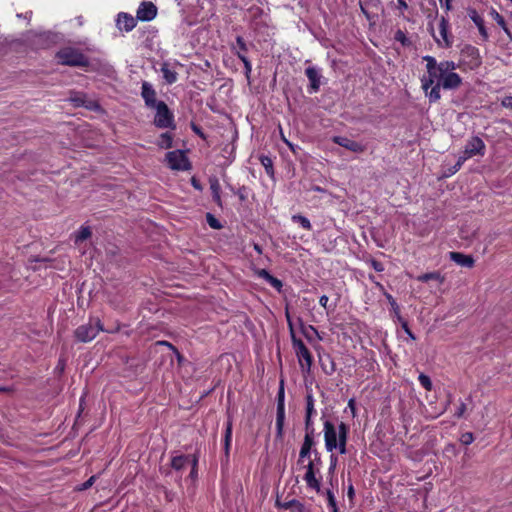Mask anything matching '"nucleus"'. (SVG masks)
<instances>
[{
  "mask_svg": "<svg viewBox=\"0 0 512 512\" xmlns=\"http://www.w3.org/2000/svg\"><path fill=\"white\" fill-rule=\"evenodd\" d=\"M324 440L325 448L328 452L338 450L340 454H345L348 427L345 423L341 422L337 427L330 421L324 422Z\"/></svg>",
  "mask_w": 512,
  "mask_h": 512,
  "instance_id": "nucleus-1",
  "label": "nucleus"
},
{
  "mask_svg": "<svg viewBox=\"0 0 512 512\" xmlns=\"http://www.w3.org/2000/svg\"><path fill=\"white\" fill-rule=\"evenodd\" d=\"M485 151L486 145L484 141L478 136L471 137L465 144L464 151L458 157L456 164L448 169L445 176H452L462 167L466 160L474 156H484Z\"/></svg>",
  "mask_w": 512,
  "mask_h": 512,
  "instance_id": "nucleus-2",
  "label": "nucleus"
},
{
  "mask_svg": "<svg viewBox=\"0 0 512 512\" xmlns=\"http://www.w3.org/2000/svg\"><path fill=\"white\" fill-rule=\"evenodd\" d=\"M286 318H287L288 325L291 329L292 344H293V348L295 350L296 356L298 358L300 368L303 373H309L311 366H312V362H313L312 355H311L310 351L308 350V348L303 343V341L295 337L293 328H292L290 315H289L288 311L286 312Z\"/></svg>",
  "mask_w": 512,
  "mask_h": 512,
  "instance_id": "nucleus-3",
  "label": "nucleus"
},
{
  "mask_svg": "<svg viewBox=\"0 0 512 512\" xmlns=\"http://www.w3.org/2000/svg\"><path fill=\"white\" fill-rule=\"evenodd\" d=\"M59 64L75 67H83L89 64L88 58L78 49L65 47L56 53Z\"/></svg>",
  "mask_w": 512,
  "mask_h": 512,
  "instance_id": "nucleus-4",
  "label": "nucleus"
},
{
  "mask_svg": "<svg viewBox=\"0 0 512 512\" xmlns=\"http://www.w3.org/2000/svg\"><path fill=\"white\" fill-rule=\"evenodd\" d=\"M101 321L96 319H90L88 323L80 325L74 332L75 337L80 342L92 341L100 331H103Z\"/></svg>",
  "mask_w": 512,
  "mask_h": 512,
  "instance_id": "nucleus-5",
  "label": "nucleus"
},
{
  "mask_svg": "<svg viewBox=\"0 0 512 512\" xmlns=\"http://www.w3.org/2000/svg\"><path fill=\"white\" fill-rule=\"evenodd\" d=\"M314 454L315 458L309 459V462L305 465L304 480L309 488L319 491L320 481L316 478V473L319 472L320 458L317 457L316 451H314Z\"/></svg>",
  "mask_w": 512,
  "mask_h": 512,
  "instance_id": "nucleus-6",
  "label": "nucleus"
},
{
  "mask_svg": "<svg viewBox=\"0 0 512 512\" xmlns=\"http://www.w3.org/2000/svg\"><path fill=\"white\" fill-rule=\"evenodd\" d=\"M154 109L156 110L154 124L158 128L173 127V114L170 112L165 102L159 101Z\"/></svg>",
  "mask_w": 512,
  "mask_h": 512,
  "instance_id": "nucleus-7",
  "label": "nucleus"
},
{
  "mask_svg": "<svg viewBox=\"0 0 512 512\" xmlns=\"http://www.w3.org/2000/svg\"><path fill=\"white\" fill-rule=\"evenodd\" d=\"M449 21L445 16H441L438 22V34H433L437 45L441 48H448L452 45V37L449 33Z\"/></svg>",
  "mask_w": 512,
  "mask_h": 512,
  "instance_id": "nucleus-8",
  "label": "nucleus"
},
{
  "mask_svg": "<svg viewBox=\"0 0 512 512\" xmlns=\"http://www.w3.org/2000/svg\"><path fill=\"white\" fill-rule=\"evenodd\" d=\"M166 161L172 170L185 171L190 167L189 161L181 150L170 151L166 154Z\"/></svg>",
  "mask_w": 512,
  "mask_h": 512,
  "instance_id": "nucleus-9",
  "label": "nucleus"
},
{
  "mask_svg": "<svg viewBox=\"0 0 512 512\" xmlns=\"http://www.w3.org/2000/svg\"><path fill=\"white\" fill-rule=\"evenodd\" d=\"M285 421V405H284V387L281 381L280 388L277 395V414H276V431L277 437L282 438L283 427Z\"/></svg>",
  "mask_w": 512,
  "mask_h": 512,
  "instance_id": "nucleus-10",
  "label": "nucleus"
},
{
  "mask_svg": "<svg viewBox=\"0 0 512 512\" xmlns=\"http://www.w3.org/2000/svg\"><path fill=\"white\" fill-rule=\"evenodd\" d=\"M141 96L148 108H155L158 105L156 100V91L153 85L147 81H143L141 85Z\"/></svg>",
  "mask_w": 512,
  "mask_h": 512,
  "instance_id": "nucleus-11",
  "label": "nucleus"
},
{
  "mask_svg": "<svg viewBox=\"0 0 512 512\" xmlns=\"http://www.w3.org/2000/svg\"><path fill=\"white\" fill-rule=\"evenodd\" d=\"M157 15V7L152 2H142L137 9L136 17L141 21H151Z\"/></svg>",
  "mask_w": 512,
  "mask_h": 512,
  "instance_id": "nucleus-12",
  "label": "nucleus"
},
{
  "mask_svg": "<svg viewBox=\"0 0 512 512\" xmlns=\"http://www.w3.org/2000/svg\"><path fill=\"white\" fill-rule=\"evenodd\" d=\"M333 142L355 153H362L365 150L364 145L347 137L335 136Z\"/></svg>",
  "mask_w": 512,
  "mask_h": 512,
  "instance_id": "nucleus-13",
  "label": "nucleus"
},
{
  "mask_svg": "<svg viewBox=\"0 0 512 512\" xmlns=\"http://www.w3.org/2000/svg\"><path fill=\"white\" fill-rule=\"evenodd\" d=\"M458 65L453 61H441L439 62V68L435 73V79L438 83H441L450 73L457 69Z\"/></svg>",
  "mask_w": 512,
  "mask_h": 512,
  "instance_id": "nucleus-14",
  "label": "nucleus"
},
{
  "mask_svg": "<svg viewBox=\"0 0 512 512\" xmlns=\"http://www.w3.org/2000/svg\"><path fill=\"white\" fill-rule=\"evenodd\" d=\"M305 74L310 82V93L317 92L320 88L321 73L316 67H308L305 70Z\"/></svg>",
  "mask_w": 512,
  "mask_h": 512,
  "instance_id": "nucleus-15",
  "label": "nucleus"
},
{
  "mask_svg": "<svg viewBox=\"0 0 512 512\" xmlns=\"http://www.w3.org/2000/svg\"><path fill=\"white\" fill-rule=\"evenodd\" d=\"M116 25L120 30L129 32L136 26V20L132 15L121 12L117 16Z\"/></svg>",
  "mask_w": 512,
  "mask_h": 512,
  "instance_id": "nucleus-16",
  "label": "nucleus"
},
{
  "mask_svg": "<svg viewBox=\"0 0 512 512\" xmlns=\"http://www.w3.org/2000/svg\"><path fill=\"white\" fill-rule=\"evenodd\" d=\"M449 258L462 267L471 268L474 265V259L472 256L460 252H450Z\"/></svg>",
  "mask_w": 512,
  "mask_h": 512,
  "instance_id": "nucleus-17",
  "label": "nucleus"
},
{
  "mask_svg": "<svg viewBox=\"0 0 512 512\" xmlns=\"http://www.w3.org/2000/svg\"><path fill=\"white\" fill-rule=\"evenodd\" d=\"M314 445L313 436L305 435L304 441L299 452L298 463L304 462L306 458H310L312 453V446Z\"/></svg>",
  "mask_w": 512,
  "mask_h": 512,
  "instance_id": "nucleus-18",
  "label": "nucleus"
},
{
  "mask_svg": "<svg viewBox=\"0 0 512 512\" xmlns=\"http://www.w3.org/2000/svg\"><path fill=\"white\" fill-rule=\"evenodd\" d=\"M468 15L470 19L474 22V24L477 26L479 33L484 39L488 38L487 30L484 26V20L483 18L478 14V12L475 9H469Z\"/></svg>",
  "mask_w": 512,
  "mask_h": 512,
  "instance_id": "nucleus-19",
  "label": "nucleus"
},
{
  "mask_svg": "<svg viewBox=\"0 0 512 512\" xmlns=\"http://www.w3.org/2000/svg\"><path fill=\"white\" fill-rule=\"evenodd\" d=\"M462 84L461 77L453 71L442 82V88L447 90L457 89Z\"/></svg>",
  "mask_w": 512,
  "mask_h": 512,
  "instance_id": "nucleus-20",
  "label": "nucleus"
},
{
  "mask_svg": "<svg viewBox=\"0 0 512 512\" xmlns=\"http://www.w3.org/2000/svg\"><path fill=\"white\" fill-rule=\"evenodd\" d=\"M255 273L258 277L267 281L273 288L277 289L278 291L282 288V282L272 276L267 270L257 269Z\"/></svg>",
  "mask_w": 512,
  "mask_h": 512,
  "instance_id": "nucleus-21",
  "label": "nucleus"
},
{
  "mask_svg": "<svg viewBox=\"0 0 512 512\" xmlns=\"http://www.w3.org/2000/svg\"><path fill=\"white\" fill-rule=\"evenodd\" d=\"M416 279H417V281L423 282V283L428 282L430 280H434V281H437L440 285L443 284L445 281V277L437 271L424 273L422 275L417 276Z\"/></svg>",
  "mask_w": 512,
  "mask_h": 512,
  "instance_id": "nucleus-22",
  "label": "nucleus"
},
{
  "mask_svg": "<svg viewBox=\"0 0 512 512\" xmlns=\"http://www.w3.org/2000/svg\"><path fill=\"white\" fill-rule=\"evenodd\" d=\"M161 72L167 84H173L177 81V72L172 70L167 63L161 66Z\"/></svg>",
  "mask_w": 512,
  "mask_h": 512,
  "instance_id": "nucleus-23",
  "label": "nucleus"
},
{
  "mask_svg": "<svg viewBox=\"0 0 512 512\" xmlns=\"http://www.w3.org/2000/svg\"><path fill=\"white\" fill-rule=\"evenodd\" d=\"M232 441V422L229 420L226 423L225 435H224V451L225 456L229 457V450Z\"/></svg>",
  "mask_w": 512,
  "mask_h": 512,
  "instance_id": "nucleus-24",
  "label": "nucleus"
},
{
  "mask_svg": "<svg viewBox=\"0 0 512 512\" xmlns=\"http://www.w3.org/2000/svg\"><path fill=\"white\" fill-rule=\"evenodd\" d=\"M423 60L426 61V69L427 74H430L432 77H435V73L439 68V63L432 56L426 55L423 57Z\"/></svg>",
  "mask_w": 512,
  "mask_h": 512,
  "instance_id": "nucleus-25",
  "label": "nucleus"
},
{
  "mask_svg": "<svg viewBox=\"0 0 512 512\" xmlns=\"http://www.w3.org/2000/svg\"><path fill=\"white\" fill-rule=\"evenodd\" d=\"M441 88V83L436 82V84L427 93H425V96L428 97L430 103H435L441 98Z\"/></svg>",
  "mask_w": 512,
  "mask_h": 512,
  "instance_id": "nucleus-26",
  "label": "nucleus"
},
{
  "mask_svg": "<svg viewBox=\"0 0 512 512\" xmlns=\"http://www.w3.org/2000/svg\"><path fill=\"white\" fill-rule=\"evenodd\" d=\"M188 462H190L189 456L179 455L172 458L171 465L175 470H181Z\"/></svg>",
  "mask_w": 512,
  "mask_h": 512,
  "instance_id": "nucleus-27",
  "label": "nucleus"
},
{
  "mask_svg": "<svg viewBox=\"0 0 512 512\" xmlns=\"http://www.w3.org/2000/svg\"><path fill=\"white\" fill-rule=\"evenodd\" d=\"M437 80L435 77H432L430 74L424 75L421 78V87L424 93H427L435 84Z\"/></svg>",
  "mask_w": 512,
  "mask_h": 512,
  "instance_id": "nucleus-28",
  "label": "nucleus"
},
{
  "mask_svg": "<svg viewBox=\"0 0 512 512\" xmlns=\"http://www.w3.org/2000/svg\"><path fill=\"white\" fill-rule=\"evenodd\" d=\"M158 146L163 149H168L172 146V135L168 132L161 134L158 140Z\"/></svg>",
  "mask_w": 512,
  "mask_h": 512,
  "instance_id": "nucleus-29",
  "label": "nucleus"
},
{
  "mask_svg": "<svg viewBox=\"0 0 512 512\" xmlns=\"http://www.w3.org/2000/svg\"><path fill=\"white\" fill-rule=\"evenodd\" d=\"M292 221L295 223H298L305 230L312 229V225H311V222L309 221V219L302 215H293Z\"/></svg>",
  "mask_w": 512,
  "mask_h": 512,
  "instance_id": "nucleus-30",
  "label": "nucleus"
},
{
  "mask_svg": "<svg viewBox=\"0 0 512 512\" xmlns=\"http://www.w3.org/2000/svg\"><path fill=\"white\" fill-rule=\"evenodd\" d=\"M91 236V230L89 227H81L80 230L75 234V243L78 244Z\"/></svg>",
  "mask_w": 512,
  "mask_h": 512,
  "instance_id": "nucleus-31",
  "label": "nucleus"
},
{
  "mask_svg": "<svg viewBox=\"0 0 512 512\" xmlns=\"http://www.w3.org/2000/svg\"><path fill=\"white\" fill-rule=\"evenodd\" d=\"M237 56L238 58L243 62L244 64V68H245V75H246V78L249 80L250 79V75H251V72H252V65H251V62L248 60V58L242 54L240 51L237 52Z\"/></svg>",
  "mask_w": 512,
  "mask_h": 512,
  "instance_id": "nucleus-32",
  "label": "nucleus"
},
{
  "mask_svg": "<svg viewBox=\"0 0 512 512\" xmlns=\"http://www.w3.org/2000/svg\"><path fill=\"white\" fill-rule=\"evenodd\" d=\"M316 414L314 407V397L312 393L306 395V415L313 416Z\"/></svg>",
  "mask_w": 512,
  "mask_h": 512,
  "instance_id": "nucleus-33",
  "label": "nucleus"
},
{
  "mask_svg": "<svg viewBox=\"0 0 512 512\" xmlns=\"http://www.w3.org/2000/svg\"><path fill=\"white\" fill-rule=\"evenodd\" d=\"M235 53L237 54L238 51H240L242 54L245 55V53L247 52V45L244 41V39L241 37V36H238L236 38V44L233 46L232 48Z\"/></svg>",
  "mask_w": 512,
  "mask_h": 512,
  "instance_id": "nucleus-34",
  "label": "nucleus"
},
{
  "mask_svg": "<svg viewBox=\"0 0 512 512\" xmlns=\"http://www.w3.org/2000/svg\"><path fill=\"white\" fill-rule=\"evenodd\" d=\"M418 380H419L420 384L422 385V387L425 388L427 391L432 390L433 385H432V381L429 376L421 373L418 376Z\"/></svg>",
  "mask_w": 512,
  "mask_h": 512,
  "instance_id": "nucleus-35",
  "label": "nucleus"
},
{
  "mask_svg": "<svg viewBox=\"0 0 512 512\" xmlns=\"http://www.w3.org/2000/svg\"><path fill=\"white\" fill-rule=\"evenodd\" d=\"M289 509L291 512H309L304 505L297 500L289 501Z\"/></svg>",
  "mask_w": 512,
  "mask_h": 512,
  "instance_id": "nucleus-36",
  "label": "nucleus"
},
{
  "mask_svg": "<svg viewBox=\"0 0 512 512\" xmlns=\"http://www.w3.org/2000/svg\"><path fill=\"white\" fill-rule=\"evenodd\" d=\"M262 165L264 166L267 174H273V164L272 160L267 156H261L260 158Z\"/></svg>",
  "mask_w": 512,
  "mask_h": 512,
  "instance_id": "nucleus-37",
  "label": "nucleus"
},
{
  "mask_svg": "<svg viewBox=\"0 0 512 512\" xmlns=\"http://www.w3.org/2000/svg\"><path fill=\"white\" fill-rule=\"evenodd\" d=\"M213 194V198L216 202H220V185L217 180L211 182L210 186Z\"/></svg>",
  "mask_w": 512,
  "mask_h": 512,
  "instance_id": "nucleus-38",
  "label": "nucleus"
},
{
  "mask_svg": "<svg viewBox=\"0 0 512 512\" xmlns=\"http://www.w3.org/2000/svg\"><path fill=\"white\" fill-rule=\"evenodd\" d=\"M305 435H314V427L312 422V416L306 415L305 416Z\"/></svg>",
  "mask_w": 512,
  "mask_h": 512,
  "instance_id": "nucleus-39",
  "label": "nucleus"
},
{
  "mask_svg": "<svg viewBox=\"0 0 512 512\" xmlns=\"http://www.w3.org/2000/svg\"><path fill=\"white\" fill-rule=\"evenodd\" d=\"M491 16L493 17V19L497 22V24L499 26H501L505 31H507V28L505 26V20L497 11L492 10Z\"/></svg>",
  "mask_w": 512,
  "mask_h": 512,
  "instance_id": "nucleus-40",
  "label": "nucleus"
},
{
  "mask_svg": "<svg viewBox=\"0 0 512 512\" xmlns=\"http://www.w3.org/2000/svg\"><path fill=\"white\" fill-rule=\"evenodd\" d=\"M206 218H207V222L211 228H213V229L221 228L220 222L212 214L208 213Z\"/></svg>",
  "mask_w": 512,
  "mask_h": 512,
  "instance_id": "nucleus-41",
  "label": "nucleus"
},
{
  "mask_svg": "<svg viewBox=\"0 0 512 512\" xmlns=\"http://www.w3.org/2000/svg\"><path fill=\"white\" fill-rule=\"evenodd\" d=\"M460 441L464 445H470L474 441V436L471 432H465L461 435Z\"/></svg>",
  "mask_w": 512,
  "mask_h": 512,
  "instance_id": "nucleus-42",
  "label": "nucleus"
},
{
  "mask_svg": "<svg viewBox=\"0 0 512 512\" xmlns=\"http://www.w3.org/2000/svg\"><path fill=\"white\" fill-rule=\"evenodd\" d=\"M387 299L395 313V315L400 319V309H399V306L398 304L396 303L395 299L390 295V294H387Z\"/></svg>",
  "mask_w": 512,
  "mask_h": 512,
  "instance_id": "nucleus-43",
  "label": "nucleus"
},
{
  "mask_svg": "<svg viewBox=\"0 0 512 512\" xmlns=\"http://www.w3.org/2000/svg\"><path fill=\"white\" fill-rule=\"evenodd\" d=\"M327 496H328V505L332 508L333 512H337L336 500H335L333 493L331 491H328Z\"/></svg>",
  "mask_w": 512,
  "mask_h": 512,
  "instance_id": "nucleus-44",
  "label": "nucleus"
},
{
  "mask_svg": "<svg viewBox=\"0 0 512 512\" xmlns=\"http://www.w3.org/2000/svg\"><path fill=\"white\" fill-rule=\"evenodd\" d=\"M501 104H502L503 107L512 109V96H506L502 100Z\"/></svg>",
  "mask_w": 512,
  "mask_h": 512,
  "instance_id": "nucleus-45",
  "label": "nucleus"
},
{
  "mask_svg": "<svg viewBox=\"0 0 512 512\" xmlns=\"http://www.w3.org/2000/svg\"><path fill=\"white\" fill-rule=\"evenodd\" d=\"M95 481V476H91L85 483H83L81 490H86L90 488Z\"/></svg>",
  "mask_w": 512,
  "mask_h": 512,
  "instance_id": "nucleus-46",
  "label": "nucleus"
},
{
  "mask_svg": "<svg viewBox=\"0 0 512 512\" xmlns=\"http://www.w3.org/2000/svg\"><path fill=\"white\" fill-rule=\"evenodd\" d=\"M348 408L350 409L352 416L355 417L356 416V406H355L354 399H350L348 401Z\"/></svg>",
  "mask_w": 512,
  "mask_h": 512,
  "instance_id": "nucleus-47",
  "label": "nucleus"
},
{
  "mask_svg": "<svg viewBox=\"0 0 512 512\" xmlns=\"http://www.w3.org/2000/svg\"><path fill=\"white\" fill-rule=\"evenodd\" d=\"M397 7L401 11H404L408 9V4L406 3L405 0H397Z\"/></svg>",
  "mask_w": 512,
  "mask_h": 512,
  "instance_id": "nucleus-48",
  "label": "nucleus"
},
{
  "mask_svg": "<svg viewBox=\"0 0 512 512\" xmlns=\"http://www.w3.org/2000/svg\"><path fill=\"white\" fill-rule=\"evenodd\" d=\"M71 100H72V102L75 103L76 106H84L85 105V102L81 96L74 97Z\"/></svg>",
  "mask_w": 512,
  "mask_h": 512,
  "instance_id": "nucleus-49",
  "label": "nucleus"
},
{
  "mask_svg": "<svg viewBox=\"0 0 512 512\" xmlns=\"http://www.w3.org/2000/svg\"><path fill=\"white\" fill-rule=\"evenodd\" d=\"M465 409H466L465 404H464V403H461V404H460V406L458 407V409H457V411H456L455 415H456L457 417H461V416L464 414Z\"/></svg>",
  "mask_w": 512,
  "mask_h": 512,
  "instance_id": "nucleus-50",
  "label": "nucleus"
},
{
  "mask_svg": "<svg viewBox=\"0 0 512 512\" xmlns=\"http://www.w3.org/2000/svg\"><path fill=\"white\" fill-rule=\"evenodd\" d=\"M442 7H444L447 11L451 10V0H440Z\"/></svg>",
  "mask_w": 512,
  "mask_h": 512,
  "instance_id": "nucleus-51",
  "label": "nucleus"
},
{
  "mask_svg": "<svg viewBox=\"0 0 512 512\" xmlns=\"http://www.w3.org/2000/svg\"><path fill=\"white\" fill-rule=\"evenodd\" d=\"M328 297L326 295H322L319 299V303L320 305L323 307V308H327V303H328Z\"/></svg>",
  "mask_w": 512,
  "mask_h": 512,
  "instance_id": "nucleus-52",
  "label": "nucleus"
},
{
  "mask_svg": "<svg viewBox=\"0 0 512 512\" xmlns=\"http://www.w3.org/2000/svg\"><path fill=\"white\" fill-rule=\"evenodd\" d=\"M372 266H373V268H374L376 271H378V272H381V271H383V270H384L383 265H382L380 262L373 261V262H372Z\"/></svg>",
  "mask_w": 512,
  "mask_h": 512,
  "instance_id": "nucleus-53",
  "label": "nucleus"
},
{
  "mask_svg": "<svg viewBox=\"0 0 512 512\" xmlns=\"http://www.w3.org/2000/svg\"><path fill=\"white\" fill-rule=\"evenodd\" d=\"M281 136H282V140L287 144V146H288L291 150H294V145H293L291 142H289V141L285 138V136H284L282 133H281Z\"/></svg>",
  "mask_w": 512,
  "mask_h": 512,
  "instance_id": "nucleus-54",
  "label": "nucleus"
},
{
  "mask_svg": "<svg viewBox=\"0 0 512 512\" xmlns=\"http://www.w3.org/2000/svg\"><path fill=\"white\" fill-rule=\"evenodd\" d=\"M281 136H282V140L287 144V146H288L291 150H294V145H293L291 142H289V141L285 138V136H284L282 133H281Z\"/></svg>",
  "mask_w": 512,
  "mask_h": 512,
  "instance_id": "nucleus-55",
  "label": "nucleus"
},
{
  "mask_svg": "<svg viewBox=\"0 0 512 512\" xmlns=\"http://www.w3.org/2000/svg\"><path fill=\"white\" fill-rule=\"evenodd\" d=\"M347 494H348V497H349L350 499H352V498L354 497V488H353V486H352V485H350V486L348 487V492H347Z\"/></svg>",
  "mask_w": 512,
  "mask_h": 512,
  "instance_id": "nucleus-56",
  "label": "nucleus"
},
{
  "mask_svg": "<svg viewBox=\"0 0 512 512\" xmlns=\"http://www.w3.org/2000/svg\"><path fill=\"white\" fill-rule=\"evenodd\" d=\"M191 461H192V463H193V470H192V472H191V476H194V475H195V466H196V464H197V459L193 456V458H192V460H191Z\"/></svg>",
  "mask_w": 512,
  "mask_h": 512,
  "instance_id": "nucleus-57",
  "label": "nucleus"
},
{
  "mask_svg": "<svg viewBox=\"0 0 512 512\" xmlns=\"http://www.w3.org/2000/svg\"><path fill=\"white\" fill-rule=\"evenodd\" d=\"M402 327H403V329L405 330L406 333L410 330L406 321H403Z\"/></svg>",
  "mask_w": 512,
  "mask_h": 512,
  "instance_id": "nucleus-58",
  "label": "nucleus"
},
{
  "mask_svg": "<svg viewBox=\"0 0 512 512\" xmlns=\"http://www.w3.org/2000/svg\"><path fill=\"white\" fill-rule=\"evenodd\" d=\"M336 461H337V458L332 455L331 456V468L335 466Z\"/></svg>",
  "mask_w": 512,
  "mask_h": 512,
  "instance_id": "nucleus-59",
  "label": "nucleus"
},
{
  "mask_svg": "<svg viewBox=\"0 0 512 512\" xmlns=\"http://www.w3.org/2000/svg\"><path fill=\"white\" fill-rule=\"evenodd\" d=\"M278 504H279V506H280V507H282V508L289 509V501H288V502H285V503H282V504H280V503H278Z\"/></svg>",
  "mask_w": 512,
  "mask_h": 512,
  "instance_id": "nucleus-60",
  "label": "nucleus"
},
{
  "mask_svg": "<svg viewBox=\"0 0 512 512\" xmlns=\"http://www.w3.org/2000/svg\"><path fill=\"white\" fill-rule=\"evenodd\" d=\"M254 249H255L259 254H261V253H262V249H261V247H260L258 244H254Z\"/></svg>",
  "mask_w": 512,
  "mask_h": 512,
  "instance_id": "nucleus-61",
  "label": "nucleus"
},
{
  "mask_svg": "<svg viewBox=\"0 0 512 512\" xmlns=\"http://www.w3.org/2000/svg\"><path fill=\"white\" fill-rule=\"evenodd\" d=\"M407 335H408L412 340H415V336H414V334L411 332V330H409V331L407 332Z\"/></svg>",
  "mask_w": 512,
  "mask_h": 512,
  "instance_id": "nucleus-62",
  "label": "nucleus"
},
{
  "mask_svg": "<svg viewBox=\"0 0 512 512\" xmlns=\"http://www.w3.org/2000/svg\"><path fill=\"white\" fill-rule=\"evenodd\" d=\"M158 344L167 345V346L171 347V345L168 342H165V341H160V342H158Z\"/></svg>",
  "mask_w": 512,
  "mask_h": 512,
  "instance_id": "nucleus-63",
  "label": "nucleus"
},
{
  "mask_svg": "<svg viewBox=\"0 0 512 512\" xmlns=\"http://www.w3.org/2000/svg\"><path fill=\"white\" fill-rule=\"evenodd\" d=\"M309 329L318 335V331L313 326H309Z\"/></svg>",
  "mask_w": 512,
  "mask_h": 512,
  "instance_id": "nucleus-64",
  "label": "nucleus"
}]
</instances>
